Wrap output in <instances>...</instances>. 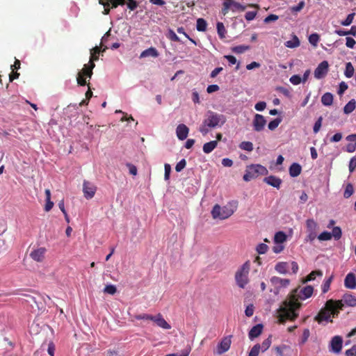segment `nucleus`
<instances>
[{"label":"nucleus","mask_w":356,"mask_h":356,"mask_svg":"<svg viewBox=\"0 0 356 356\" xmlns=\"http://www.w3.org/2000/svg\"><path fill=\"white\" fill-rule=\"evenodd\" d=\"M314 293V288L307 285L291 291V321L299 314L301 307L300 300H305L311 298Z\"/></svg>","instance_id":"f257e3e1"},{"label":"nucleus","mask_w":356,"mask_h":356,"mask_svg":"<svg viewBox=\"0 0 356 356\" xmlns=\"http://www.w3.org/2000/svg\"><path fill=\"white\" fill-rule=\"evenodd\" d=\"M342 309L343 304L341 302H336V300L332 299L328 300L316 316L315 320L319 324H327L332 322V318L337 316L339 310Z\"/></svg>","instance_id":"f03ea898"},{"label":"nucleus","mask_w":356,"mask_h":356,"mask_svg":"<svg viewBox=\"0 0 356 356\" xmlns=\"http://www.w3.org/2000/svg\"><path fill=\"white\" fill-rule=\"evenodd\" d=\"M107 49V47H104L101 49L100 47H95L90 50V58L88 64H86L83 68L77 74L76 81L79 86H84L87 84L86 78H91L92 75V70L95 67V61L99 59L98 54L102 52H105Z\"/></svg>","instance_id":"7ed1b4c3"},{"label":"nucleus","mask_w":356,"mask_h":356,"mask_svg":"<svg viewBox=\"0 0 356 356\" xmlns=\"http://www.w3.org/2000/svg\"><path fill=\"white\" fill-rule=\"evenodd\" d=\"M237 207V201L229 202L223 207L215 204L211 211V216L213 219L225 220L233 215Z\"/></svg>","instance_id":"20e7f679"},{"label":"nucleus","mask_w":356,"mask_h":356,"mask_svg":"<svg viewBox=\"0 0 356 356\" xmlns=\"http://www.w3.org/2000/svg\"><path fill=\"white\" fill-rule=\"evenodd\" d=\"M250 261H246L235 273V281L237 286L241 289H245L249 283V273L250 270Z\"/></svg>","instance_id":"39448f33"},{"label":"nucleus","mask_w":356,"mask_h":356,"mask_svg":"<svg viewBox=\"0 0 356 356\" xmlns=\"http://www.w3.org/2000/svg\"><path fill=\"white\" fill-rule=\"evenodd\" d=\"M268 173V171L266 167L260 164H252L248 166L243 179L245 181H250L259 175H266Z\"/></svg>","instance_id":"423d86ee"},{"label":"nucleus","mask_w":356,"mask_h":356,"mask_svg":"<svg viewBox=\"0 0 356 356\" xmlns=\"http://www.w3.org/2000/svg\"><path fill=\"white\" fill-rule=\"evenodd\" d=\"M226 122V117L222 114H219L213 111H209L207 118L204 120V124L209 128L220 127Z\"/></svg>","instance_id":"0eeeda50"},{"label":"nucleus","mask_w":356,"mask_h":356,"mask_svg":"<svg viewBox=\"0 0 356 356\" xmlns=\"http://www.w3.org/2000/svg\"><path fill=\"white\" fill-rule=\"evenodd\" d=\"M276 317L279 323H284L289 320V295L286 297L277 309Z\"/></svg>","instance_id":"6e6552de"},{"label":"nucleus","mask_w":356,"mask_h":356,"mask_svg":"<svg viewBox=\"0 0 356 356\" xmlns=\"http://www.w3.org/2000/svg\"><path fill=\"white\" fill-rule=\"evenodd\" d=\"M222 5V14L223 15H225L229 10L233 12H236L244 11L246 8V6L236 2L234 0H225Z\"/></svg>","instance_id":"1a4fd4ad"},{"label":"nucleus","mask_w":356,"mask_h":356,"mask_svg":"<svg viewBox=\"0 0 356 356\" xmlns=\"http://www.w3.org/2000/svg\"><path fill=\"white\" fill-rule=\"evenodd\" d=\"M342 347L343 339L339 335L333 337L328 346L329 351L336 355H339L341 352Z\"/></svg>","instance_id":"9d476101"},{"label":"nucleus","mask_w":356,"mask_h":356,"mask_svg":"<svg viewBox=\"0 0 356 356\" xmlns=\"http://www.w3.org/2000/svg\"><path fill=\"white\" fill-rule=\"evenodd\" d=\"M96 191V186L92 183L84 181L83 184V192L86 199H91L94 197Z\"/></svg>","instance_id":"9b49d317"},{"label":"nucleus","mask_w":356,"mask_h":356,"mask_svg":"<svg viewBox=\"0 0 356 356\" xmlns=\"http://www.w3.org/2000/svg\"><path fill=\"white\" fill-rule=\"evenodd\" d=\"M232 335L225 337L219 343L217 347V353L218 355H222L229 349L232 343Z\"/></svg>","instance_id":"f8f14e48"},{"label":"nucleus","mask_w":356,"mask_h":356,"mask_svg":"<svg viewBox=\"0 0 356 356\" xmlns=\"http://www.w3.org/2000/svg\"><path fill=\"white\" fill-rule=\"evenodd\" d=\"M266 124L265 118L260 114H255L252 122L254 130L256 131H261Z\"/></svg>","instance_id":"ddd939ff"},{"label":"nucleus","mask_w":356,"mask_h":356,"mask_svg":"<svg viewBox=\"0 0 356 356\" xmlns=\"http://www.w3.org/2000/svg\"><path fill=\"white\" fill-rule=\"evenodd\" d=\"M328 63L326 60L321 62L314 71V76L320 79L325 76L328 72Z\"/></svg>","instance_id":"4468645a"},{"label":"nucleus","mask_w":356,"mask_h":356,"mask_svg":"<svg viewBox=\"0 0 356 356\" xmlns=\"http://www.w3.org/2000/svg\"><path fill=\"white\" fill-rule=\"evenodd\" d=\"M336 302H341L343 304V307L345 305L352 307H356V297L350 293L344 294L341 300H336Z\"/></svg>","instance_id":"2eb2a0df"},{"label":"nucleus","mask_w":356,"mask_h":356,"mask_svg":"<svg viewBox=\"0 0 356 356\" xmlns=\"http://www.w3.org/2000/svg\"><path fill=\"white\" fill-rule=\"evenodd\" d=\"M46 252L47 250L45 248H39L32 251L30 253V257L37 262H42L44 259V254Z\"/></svg>","instance_id":"dca6fc26"},{"label":"nucleus","mask_w":356,"mask_h":356,"mask_svg":"<svg viewBox=\"0 0 356 356\" xmlns=\"http://www.w3.org/2000/svg\"><path fill=\"white\" fill-rule=\"evenodd\" d=\"M152 321L163 329L170 330L171 328L170 325L163 318L161 314L153 316Z\"/></svg>","instance_id":"f3484780"},{"label":"nucleus","mask_w":356,"mask_h":356,"mask_svg":"<svg viewBox=\"0 0 356 356\" xmlns=\"http://www.w3.org/2000/svg\"><path fill=\"white\" fill-rule=\"evenodd\" d=\"M270 282L277 289L281 288H286L289 284V280L287 279H282L279 277L273 276L270 278Z\"/></svg>","instance_id":"a211bd4d"},{"label":"nucleus","mask_w":356,"mask_h":356,"mask_svg":"<svg viewBox=\"0 0 356 356\" xmlns=\"http://www.w3.org/2000/svg\"><path fill=\"white\" fill-rule=\"evenodd\" d=\"M188 131L189 129L184 124H179L176 129L177 136L181 140H184L187 138Z\"/></svg>","instance_id":"6ab92c4d"},{"label":"nucleus","mask_w":356,"mask_h":356,"mask_svg":"<svg viewBox=\"0 0 356 356\" xmlns=\"http://www.w3.org/2000/svg\"><path fill=\"white\" fill-rule=\"evenodd\" d=\"M344 285L347 289H350L356 288V277L353 273H350L346 276Z\"/></svg>","instance_id":"aec40b11"},{"label":"nucleus","mask_w":356,"mask_h":356,"mask_svg":"<svg viewBox=\"0 0 356 356\" xmlns=\"http://www.w3.org/2000/svg\"><path fill=\"white\" fill-rule=\"evenodd\" d=\"M310 74V70H307L305 72L303 76L300 77L299 75H293L291 76V83L293 85H298L300 83H305L308 79Z\"/></svg>","instance_id":"412c9836"},{"label":"nucleus","mask_w":356,"mask_h":356,"mask_svg":"<svg viewBox=\"0 0 356 356\" xmlns=\"http://www.w3.org/2000/svg\"><path fill=\"white\" fill-rule=\"evenodd\" d=\"M159 56V53L158 50L153 47H151L144 51H143L140 54V58H147V57H152L157 58Z\"/></svg>","instance_id":"4be33fe9"},{"label":"nucleus","mask_w":356,"mask_h":356,"mask_svg":"<svg viewBox=\"0 0 356 356\" xmlns=\"http://www.w3.org/2000/svg\"><path fill=\"white\" fill-rule=\"evenodd\" d=\"M264 181L267 184L272 186L275 188H279L282 183V180L275 176L270 175L264 179Z\"/></svg>","instance_id":"5701e85b"},{"label":"nucleus","mask_w":356,"mask_h":356,"mask_svg":"<svg viewBox=\"0 0 356 356\" xmlns=\"http://www.w3.org/2000/svg\"><path fill=\"white\" fill-rule=\"evenodd\" d=\"M263 330V325L257 324L253 326L249 332L248 336L250 339H254V338L259 337Z\"/></svg>","instance_id":"b1692460"},{"label":"nucleus","mask_w":356,"mask_h":356,"mask_svg":"<svg viewBox=\"0 0 356 356\" xmlns=\"http://www.w3.org/2000/svg\"><path fill=\"white\" fill-rule=\"evenodd\" d=\"M323 276V272L321 270H314L311 272L304 280H302V282L305 284L308 282H311L314 280L316 277H321Z\"/></svg>","instance_id":"393cba45"},{"label":"nucleus","mask_w":356,"mask_h":356,"mask_svg":"<svg viewBox=\"0 0 356 356\" xmlns=\"http://www.w3.org/2000/svg\"><path fill=\"white\" fill-rule=\"evenodd\" d=\"M275 270L280 274H286L289 270L287 262H279L275 266Z\"/></svg>","instance_id":"a878e982"},{"label":"nucleus","mask_w":356,"mask_h":356,"mask_svg":"<svg viewBox=\"0 0 356 356\" xmlns=\"http://www.w3.org/2000/svg\"><path fill=\"white\" fill-rule=\"evenodd\" d=\"M217 140H212L209 143H206L203 145V152L206 154H209L217 147Z\"/></svg>","instance_id":"bb28decb"},{"label":"nucleus","mask_w":356,"mask_h":356,"mask_svg":"<svg viewBox=\"0 0 356 356\" xmlns=\"http://www.w3.org/2000/svg\"><path fill=\"white\" fill-rule=\"evenodd\" d=\"M356 108V101L353 99L350 100L343 107V112L345 114L351 113Z\"/></svg>","instance_id":"cd10ccee"},{"label":"nucleus","mask_w":356,"mask_h":356,"mask_svg":"<svg viewBox=\"0 0 356 356\" xmlns=\"http://www.w3.org/2000/svg\"><path fill=\"white\" fill-rule=\"evenodd\" d=\"M307 232H316L318 229V224L314 219H308L306 221Z\"/></svg>","instance_id":"c85d7f7f"},{"label":"nucleus","mask_w":356,"mask_h":356,"mask_svg":"<svg viewBox=\"0 0 356 356\" xmlns=\"http://www.w3.org/2000/svg\"><path fill=\"white\" fill-rule=\"evenodd\" d=\"M355 69L353 64L350 62L346 63V68L344 70V75L346 78L350 79L353 76Z\"/></svg>","instance_id":"c756f323"},{"label":"nucleus","mask_w":356,"mask_h":356,"mask_svg":"<svg viewBox=\"0 0 356 356\" xmlns=\"http://www.w3.org/2000/svg\"><path fill=\"white\" fill-rule=\"evenodd\" d=\"M321 102L324 106H330L333 102V95L330 92L325 93L321 97Z\"/></svg>","instance_id":"7c9ffc66"},{"label":"nucleus","mask_w":356,"mask_h":356,"mask_svg":"<svg viewBox=\"0 0 356 356\" xmlns=\"http://www.w3.org/2000/svg\"><path fill=\"white\" fill-rule=\"evenodd\" d=\"M302 171V167L297 163H293L291 165V177L298 176Z\"/></svg>","instance_id":"2f4dec72"},{"label":"nucleus","mask_w":356,"mask_h":356,"mask_svg":"<svg viewBox=\"0 0 356 356\" xmlns=\"http://www.w3.org/2000/svg\"><path fill=\"white\" fill-rule=\"evenodd\" d=\"M217 32L218 36L220 39H223L225 38V35L227 33L226 29L222 22H218L216 24Z\"/></svg>","instance_id":"473e14b6"},{"label":"nucleus","mask_w":356,"mask_h":356,"mask_svg":"<svg viewBox=\"0 0 356 356\" xmlns=\"http://www.w3.org/2000/svg\"><path fill=\"white\" fill-rule=\"evenodd\" d=\"M333 277H334V276L331 275L327 279L324 280V282L321 286V289H322L323 293H326L330 290V284L333 280Z\"/></svg>","instance_id":"72a5a7b5"},{"label":"nucleus","mask_w":356,"mask_h":356,"mask_svg":"<svg viewBox=\"0 0 356 356\" xmlns=\"http://www.w3.org/2000/svg\"><path fill=\"white\" fill-rule=\"evenodd\" d=\"M207 23L203 18H198L197 19L196 28L198 31H205L207 30Z\"/></svg>","instance_id":"f704fd0d"},{"label":"nucleus","mask_w":356,"mask_h":356,"mask_svg":"<svg viewBox=\"0 0 356 356\" xmlns=\"http://www.w3.org/2000/svg\"><path fill=\"white\" fill-rule=\"evenodd\" d=\"M286 240V235L283 232H278L274 237L275 243H282Z\"/></svg>","instance_id":"c9c22d12"},{"label":"nucleus","mask_w":356,"mask_h":356,"mask_svg":"<svg viewBox=\"0 0 356 356\" xmlns=\"http://www.w3.org/2000/svg\"><path fill=\"white\" fill-rule=\"evenodd\" d=\"M284 160V159L282 155L278 156L275 162L273 161L270 163V164L269 165L270 170H273L277 169V168L278 170H280V168H277V167H278V165H281L283 163Z\"/></svg>","instance_id":"e433bc0d"},{"label":"nucleus","mask_w":356,"mask_h":356,"mask_svg":"<svg viewBox=\"0 0 356 356\" xmlns=\"http://www.w3.org/2000/svg\"><path fill=\"white\" fill-rule=\"evenodd\" d=\"M309 42L314 47H316L320 40V36L318 33H312L309 36Z\"/></svg>","instance_id":"4c0bfd02"},{"label":"nucleus","mask_w":356,"mask_h":356,"mask_svg":"<svg viewBox=\"0 0 356 356\" xmlns=\"http://www.w3.org/2000/svg\"><path fill=\"white\" fill-rule=\"evenodd\" d=\"M331 233L332 238L339 240L342 236L341 229L339 227H334Z\"/></svg>","instance_id":"58836bf2"},{"label":"nucleus","mask_w":356,"mask_h":356,"mask_svg":"<svg viewBox=\"0 0 356 356\" xmlns=\"http://www.w3.org/2000/svg\"><path fill=\"white\" fill-rule=\"evenodd\" d=\"M355 14L352 13L346 17V19L341 22V24L344 26H348L352 24L353 22Z\"/></svg>","instance_id":"ea45409f"},{"label":"nucleus","mask_w":356,"mask_h":356,"mask_svg":"<svg viewBox=\"0 0 356 356\" xmlns=\"http://www.w3.org/2000/svg\"><path fill=\"white\" fill-rule=\"evenodd\" d=\"M332 238L331 233L324 231L318 236V239L321 241H329Z\"/></svg>","instance_id":"a19ab883"},{"label":"nucleus","mask_w":356,"mask_h":356,"mask_svg":"<svg viewBox=\"0 0 356 356\" xmlns=\"http://www.w3.org/2000/svg\"><path fill=\"white\" fill-rule=\"evenodd\" d=\"M239 147L241 149H242L243 150L248 151V152H251L253 149V145L251 142H249V141L242 142L240 144Z\"/></svg>","instance_id":"79ce46f5"},{"label":"nucleus","mask_w":356,"mask_h":356,"mask_svg":"<svg viewBox=\"0 0 356 356\" xmlns=\"http://www.w3.org/2000/svg\"><path fill=\"white\" fill-rule=\"evenodd\" d=\"M261 350L260 344H255L249 352L248 356H258Z\"/></svg>","instance_id":"37998d69"},{"label":"nucleus","mask_w":356,"mask_h":356,"mask_svg":"<svg viewBox=\"0 0 356 356\" xmlns=\"http://www.w3.org/2000/svg\"><path fill=\"white\" fill-rule=\"evenodd\" d=\"M274 350L277 356H283L284 352L287 350V346L286 345H280L275 346Z\"/></svg>","instance_id":"c03bdc74"},{"label":"nucleus","mask_w":356,"mask_h":356,"mask_svg":"<svg viewBox=\"0 0 356 356\" xmlns=\"http://www.w3.org/2000/svg\"><path fill=\"white\" fill-rule=\"evenodd\" d=\"M353 191H354V190H353V185L351 184H347L345 191H344V193H343L344 197H346V198L350 197L353 195Z\"/></svg>","instance_id":"a18cd8bd"},{"label":"nucleus","mask_w":356,"mask_h":356,"mask_svg":"<svg viewBox=\"0 0 356 356\" xmlns=\"http://www.w3.org/2000/svg\"><path fill=\"white\" fill-rule=\"evenodd\" d=\"M271 344V336H269L267 339H266L260 345L261 350L266 351L270 347Z\"/></svg>","instance_id":"49530a36"},{"label":"nucleus","mask_w":356,"mask_h":356,"mask_svg":"<svg viewBox=\"0 0 356 356\" xmlns=\"http://www.w3.org/2000/svg\"><path fill=\"white\" fill-rule=\"evenodd\" d=\"M281 122V119L276 118L268 123V127L270 130L275 129Z\"/></svg>","instance_id":"de8ad7c7"},{"label":"nucleus","mask_w":356,"mask_h":356,"mask_svg":"<svg viewBox=\"0 0 356 356\" xmlns=\"http://www.w3.org/2000/svg\"><path fill=\"white\" fill-rule=\"evenodd\" d=\"M250 49L249 46H245V45H238L236 47H234L232 49V51L236 54H242L246 50H248Z\"/></svg>","instance_id":"09e8293b"},{"label":"nucleus","mask_w":356,"mask_h":356,"mask_svg":"<svg viewBox=\"0 0 356 356\" xmlns=\"http://www.w3.org/2000/svg\"><path fill=\"white\" fill-rule=\"evenodd\" d=\"M268 249V247L266 244L265 243H260L257 246V252L259 253V254H265L267 250Z\"/></svg>","instance_id":"8fccbe9b"},{"label":"nucleus","mask_w":356,"mask_h":356,"mask_svg":"<svg viewBox=\"0 0 356 356\" xmlns=\"http://www.w3.org/2000/svg\"><path fill=\"white\" fill-rule=\"evenodd\" d=\"M305 1L302 0L298 3V4L296 6L291 7V11L293 13H298L303 8V7L305 6Z\"/></svg>","instance_id":"3c124183"},{"label":"nucleus","mask_w":356,"mask_h":356,"mask_svg":"<svg viewBox=\"0 0 356 356\" xmlns=\"http://www.w3.org/2000/svg\"><path fill=\"white\" fill-rule=\"evenodd\" d=\"M116 291H117V289H116L115 286L112 285V284L106 286V287L104 289V293H108L111 295L115 294L116 293Z\"/></svg>","instance_id":"603ef678"},{"label":"nucleus","mask_w":356,"mask_h":356,"mask_svg":"<svg viewBox=\"0 0 356 356\" xmlns=\"http://www.w3.org/2000/svg\"><path fill=\"white\" fill-rule=\"evenodd\" d=\"M152 317H153L152 315H149L147 314H138V315L134 316V318L137 320H150V321H152Z\"/></svg>","instance_id":"864d4df0"},{"label":"nucleus","mask_w":356,"mask_h":356,"mask_svg":"<svg viewBox=\"0 0 356 356\" xmlns=\"http://www.w3.org/2000/svg\"><path fill=\"white\" fill-rule=\"evenodd\" d=\"M186 165V161L184 159H181L178 162L175 166V170L177 172H181Z\"/></svg>","instance_id":"5fc2aeb1"},{"label":"nucleus","mask_w":356,"mask_h":356,"mask_svg":"<svg viewBox=\"0 0 356 356\" xmlns=\"http://www.w3.org/2000/svg\"><path fill=\"white\" fill-rule=\"evenodd\" d=\"M257 13V11H248L245 13V18L247 21H252L255 18Z\"/></svg>","instance_id":"6e6d98bb"},{"label":"nucleus","mask_w":356,"mask_h":356,"mask_svg":"<svg viewBox=\"0 0 356 356\" xmlns=\"http://www.w3.org/2000/svg\"><path fill=\"white\" fill-rule=\"evenodd\" d=\"M349 171L353 172L356 168V157L353 156L350 159L348 165Z\"/></svg>","instance_id":"4d7b16f0"},{"label":"nucleus","mask_w":356,"mask_h":356,"mask_svg":"<svg viewBox=\"0 0 356 356\" xmlns=\"http://www.w3.org/2000/svg\"><path fill=\"white\" fill-rule=\"evenodd\" d=\"M355 44L356 42L353 38L350 37H347L346 38V45L347 47L353 49L355 47Z\"/></svg>","instance_id":"13d9d810"},{"label":"nucleus","mask_w":356,"mask_h":356,"mask_svg":"<svg viewBox=\"0 0 356 356\" xmlns=\"http://www.w3.org/2000/svg\"><path fill=\"white\" fill-rule=\"evenodd\" d=\"M300 45V40L296 35H293L291 38V48L297 47Z\"/></svg>","instance_id":"bf43d9fd"},{"label":"nucleus","mask_w":356,"mask_h":356,"mask_svg":"<svg viewBox=\"0 0 356 356\" xmlns=\"http://www.w3.org/2000/svg\"><path fill=\"white\" fill-rule=\"evenodd\" d=\"M164 169H165V174H164V178L165 180H168L170 178V174L171 172V167L170 165L168 163H165L164 165Z\"/></svg>","instance_id":"052dcab7"},{"label":"nucleus","mask_w":356,"mask_h":356,"mask_svg":"<svg viewBox=\"0 0 356 356\" xmlns=\"http://www.w3.org/2000/svg\"><path fill=\"white\" fill-rule=\"evenodd\" d=\"M168 38L172 41L180 42L179 38L176 35V33L172 30L169 31Z\"/></svg>","instance_id":"680f3d73"},{"label":"nucleus","mask_w":356,"mask_h":356,"mask_svg":"<svg viewBox=\"0 0 356 356\" xmlns=\"http://www.w3.org/2000/svg\"><path fill=\"white\" fill-rule=\"evenodd\" d=\"M266 107V103L265 102H259L254 106V108L258 111H262Z\"/></svg>","instance_id":"e2e57ef3"},{"label":"nucleus","mask_w":356,"mask_h":356,"mask_svg":"<svg viewBox=\"0 0 356 356\" xmlns=\"http://www.w3.org/2000/svg\"><path fill=\"white\" fill-rule=\"evenodd\" d=\"M245 314L248 317H250L254 314V306L253 305H249L246 307V309L245 310Z\"/></svg>","instance_id":"0e129e2a"},{"label":"nucleus","mask_w":356,"mask_h":356,"mask_svg":"<svg viewBox=\"0 0 356 356\" xmlns=\"http://www.w3.org/2000/svg\"><path fill=\"white\" fill-rule=\"evenodd\" d=\"M318 238L316 232H307V241L309 242H313L316 238Z\"/></svg>","instance_id":"69168bd1"},{"label":"nucleus","mask_w":356,"mask_h":356,"mask_svg":"<svg viewBox=\"0 0 356 356\" xmlns=\"http://www.w3.org/2000/svg\"><path fill=\"white\" fill-rule=\"evenodd\" d=\"M346 356H356V345L352 346L351 348L346 350Z\"/></svg>","instance_id":"338daca9"},{"label":"nucleus","mask_w":356,"mask_h":356,"mask_svg":"<svg viewBox=\"0 0 356 356\" xmlns=\"http://www.w3.org/2000/svg\"><path fill=\"white\" fill-rule=\"evenodd\" d=\"M346 140L348 143H353L355 145H356V134H350L346 136Z\"/></svg>","instance_id":"774afa93"}]
</instances>
